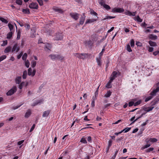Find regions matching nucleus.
Masks as SVG:
<instances>
[{"instance_id": "obj_1", "label": "nucleus", "mask_w": 159, "mask_h": 159, "mask_svg": "<svg viewBox=\"0 0 159 159\" xmlns=\"http://www.w3.org/2000/svg\"><path fill=\"white\" fill-rule=\"evenodd\" d=\"M74 55L75 57L83 59H84L89 57V55L87 53H75Z\"/></svg>"}, {"instance_id": "obj_2", "label": "nucleus", "mask_w": 159, "mask_h": 159, "mask_svg": "<svg viewBox=\"0 0 159 159\" xmlns=\"http://www.w3.org/2000/svg\"><path fill=\"white\" fill-rule=\"evenodd\" d=\"M17 90V88L16 86H13L12 88L7 93V95L10 96L13 94Z\"/></svg>"}, {"instance_id": "obj_3", "label": "nucleus", "mask_w": 159, "mask_h": 159, "mask_svg": "<svg viewBox=\"0 0 159 159\" xmlns=\"http://www.w3.org/2000/svg\"><path fill=\"white\" fill-rule=\"evenodd\" d=\"M29 7L31 9H37L38 6L36 2H33L29 5Z\"/></svg>"}, {"instance_id": "obj_4", "label": "nucleus", "mask_w": 159, "mask_h": 159, "mask_svg": "<svg viewBox=\"0 0 159 159\" xmlns=\"http://www.w3.org/2000/svg\"><path fill=\"white\" fill-rule=\"evenodd\" d=\"M124 10L122 8H114L112 10V12H119L121 13L123 12Z\"/></svg>"}, {"instance_id": "obj_5", "label": "nucleus", "mask_w": 159, "mask_h": 159, "mask_svg": "<svg viewBox=\"0 0 159 159\" xmlns=\"http://www.w3.org/2000/svg\"><path fill=\"white\" fill-rule=\"evenodd\" d=\"M63 38V34L62 33H58L56 34L54 39L56 40H61Z\"/></svg>"}, {"instance_id": "obj_6", "label": "nucleus", "mask_w": 159, "mask_h": 159, "mask_svg": "<svg viewBox=\"0 0 159 159\" xmlns=\"http://www.w3.org/2000/svg\"><path fill=\"white\" fill-rule=\"evenodd\" d=\"M117 72L114 71L111 74L110 80L112 81L113 80L117 77Z\"/></svg>"}, {"instance_id": "obj_7", "label": "nucleus", "mask_w": 159, "mask_h": 159, "mask_svg": "<svg viewBox=\"0 0 159 159\" xmlns=\"http://www.w3.org/2000/svg\"><path fill=\"white\" fill-rule=\"evenodd\" d=\"M70 14L71 17L76 20H78L79 18V15L77 13H71Z\"/></svg>"}, {"instance_id": "obj_8", "label": "nucleus", "mask_w": 159, "mask_h": 159, "mask_svg": "<svg viewBox=\"0 0 159 159\" xmlns=\"http://www.w3.org/2000/svg\"><path fill=\"white\" fill-rule=\"evenodd\" d=\"M36 70H34L32 72V69L31 68H29L28 70V75H32V76H34L35 74Z\"/></svg>"}, {"instance_id": "obj_9", "label": "nucleus", "mask_w": 159, "mask_h": 159, "mask_svg": "<svg viewBox=\"0 0 159 159\" xmlns=\"http://www.w3.org/2000/svg\"><path fill=\"white\" fill-rule=\"evenodd\" d=\"M19 49L20 48L19 46H18L17 43H16L14 45L12 48V52H13L14 51H16V52H17L19 50Z\"/></svg>"}, {"instance_id": "obj_10", "label": "nucleus", "mask_w": 159, "mask_h": 159, "mask_svg": "<svg viewBox=\"0 0 159 159\" xmlns=\"http://www.w3.org/2000/svg\"><path fill=\"white\" fill-rule=\"evenodd\" d=\"M159 91V86H158L156 89H154L150 93V95L152 96L156 95L157 93Z\"/></svg>"}, {"instance_id": "obj_11", "label": "nucleus", "mask_w": 159, "mask_h": 159, "mask_svg": "<svg viewBox=\"0 0 159 159\" xmlns=\"http://www.w3.org/2000/svg\"><path fill=\"white\" fill-rule=\"evenodd\" d=\"M92 42L90 40L86 41L85 42V44L86 46H88L89 47H91L93 45Z\"/></svg>"}, {"instance_id": "obj_12", "label": "nucleus", "mask_w": 159, "mask_h": 159, "mask_svg": "<svg viewBox=\"0 0 159 159\" xmlns=\"http://www.w3.org/2000/svg\"><path fill=\"white\" fill-rule=\"evenodd\" d=\"M57 54H52L49 55V57L53 61L57 60Z\"/></svg>"}, {"instance_id": "obj_13", "label": "nucleus", "mask_w": 159, "mask_h": 159, "mask_svg": "<svg viewBox=\"0 0 159 159\" xmlns=\"http://www.w3.org/2000/svg\"><path fill=\"white\" fill-rule=\"evenodd\" d=\"M148 38L149 39L155 40L157 39V37L153 34H150L149 35Z\"/></svg>"}, {"instance_id": "obj_14", "label": "nucleus", "mask_w": 159, "mask_h": 159, "mask_svg": "<svg viewBox=\"0 0 159 159\" xmlns=\"http://www.w3.org/2000/svg\"><path fill=\"white\" fill-rule=\"evenodd\" d=\"M154 107H144L143 109L144 111L148 112L152 111Z\"/></svg>"}, {"instance_id": "obj_15", "label": "nucleus", "mask_w": 159, "mask_h": 159, "mask_svg": "<svg viewBox=\"0 0 159 159\" xmlns=\"http://www.w3.org/2000/svg\"><path fill=\"white\" fill-rule=\"evenodd\" d=\"M50 112L51 111L50 110L44 111L42 116L43 117H47L49 114Z\"/></svg>"}, {"instance_id": "obj_16", "label": "nucleus", "mask_w": 159, "mask_h": 159, "mask_svg": "<svg viewBox=\"0 0 159 159\" xmlns=\"http://www.w3.org/2000/svg\"><path fill=\"white\" fill-rule=\"evenodd\" d=\"M51 45L49 43L46 44L44 47V49L46 51H48V50H50L52 48Z\"/></svg>"}, {"instance_id": "obj_17", "label": "nucleus", "mask_w": 159, "mask_h": 159, "mask_svg": "<svg viewBox=\"0 0 159 159\" xmlns=\"http://www.w3.org/2000/svg\"><path fill=\"white\" fill-rule=\"evenodd\" d=\"M159 101V95L156 97V98L153 101L152 103V105L154 106Z\"/></svg>"}, {"instance_id": "obj_18", "label": "nucleus", "mask_w": 159, "mask_h": 159, "mask_svg": "<svg viewBox=\"0 0 159 159\" xmlns=\"http://www.w3.org/2000/svg\"><path fill=\"white\" fill-rule=\"evenodd\" d=\"M101 58L102 57L99 56L98 57H97L96 59L98 65L99 66H101Z\"/></svg>"}, {"instance_id": "obj_19", "label": "nucleus", "mask_w": 159, "mask_h": 159, "mask_svg": "<svg viewBox=\"0 0 159 159\" xmlns=\"http://www.w3.org/2000/svg\"><path fill=\"white\" fill-rule=\"evenodd\" d=\"M97 20V19H88L86 20V21L85 22V24H87L88 23H93L95 21H96Z\"/></svg>"}, {"instance_id": "obj_20", "label": "nucleus", "mask_w": 159, "mask_h": 159, "mask_svg": "<svg viewBox=\"0 0 159 159\" xmlns=\"http://www.w3.org/2000/svg\"><path fill=\"white\" fill-rule=\"evenodd\" d=\"M85 18V16H84L80 17L79 21L80 24L82 25L84 24Z\"/></svg>"}, {"instance_id": "obj_21", "label": "nucleus", "mask_w": 159, "mask_h": 159, "mask_svg": "<svg viewBox=\"0 0 159 159\" xmlns=\"http://www.w3.org/2000/svg\"><path fill=\"white\" fill-rule=\"evenodd\" d=\"M25 84V87H26L28 85V83L27 82H23L21 83V84L19 85V88L20 89H21L24 86V84Z\"/></svg>"}, {"instance_id": "obj_22", "label": "nucleus", "mask_w": 159, "mask_h": 159, "mask_svg": "<svg viewBox=\"0 0 159 159\" xmlns=\"http://www.w3.org/2000/svg\"><path fill=\"white\" fill-rule=\"evenodd\" d=\"M21 76L17 77L15 79L16 83L17 84H19L21 81Z\"/></svg>"}, {"instance_id": "obj_23", "label": "nucleus", "mask_w": 159, "mask_h": 159, "mask_svg": "<svg viewBox=\"0 0 159 159\" xmlns=\"http://www.w3.org/2000/svg\"><path fill=\"white\" fill-rule=\"evenodd\" d=\"M57 60H58L60 61H63L64 60V57L60 55L57 54Z\"/></svg>"}, {"instance_id": "obj_24", "label": "nucleus", "mask_w": 159, "mask_h": 159, "mask_svg": "<svg viewBox=\"0 0 159 159\" xmlns=\"http://www.w3.org/2000/svg\"><path fill=\"white\" fill-rule=\"evenodd\" d=\"M11 46H8L5 49L4 52L5 53H8L11 51Z\"/></svg>"}, {"instance_id": "obj_25", "label": "nucleus", "mask_w": 159, "mask_h": 159, "mask_svg": "<svg viewBox=\"0 0 159 159\" xmlns=\"http://www.w3.org/2000/svg\"><path fill=\"white\" fill-rule=\"evenodd\" d=\"M112 81L109 80L108 82L107 83V84L106 85V87L108 88H110L111 87V83Z\"/></svg>"}, {"instance_id": "obj_26", "label": "nucleus", "mask_w": 159, "mask_h": 159, "mask_svg": "<svg viewBox=\"0 0 159 159\" xmlns=\"http://www.w3.org/2000/svg\"><path fill=\"white\" fill-rule=\"evenodd\" d=\"M148 43L151 46H157V43H156L152 41H148Z\"/></svg>"}, {"instance_id": "obj_27", "label": "nucleus", "mask_w": 159, "mask_h": 159, "mask_svg": "<svg viewBox=\"0 0 159 159\" xmlns=\"http://www.w3.org/2000/svg\"><path fill=\"white\" fill-rule=\"evenodd\" d=\"M31 111L30 110H28L26 112V113L25 115V117L26 118H28L31 114Z\"/></svg>"}, {"instance_id": "obj_28", "label": "nucleus", "mask_w": 159, "mask_h": 159, "mask_svg": "<svg viewBox=\"0 0 159 159\" xmlns=\"http://www.w3.org/2000/svg\"><path fill=\"white\" fill-rule=\"evenodd\" d=\"M12 34H13V33H12V31H11V32H9L7 34V39H10L12 37Z\"/></svg>"}, {"instance_id": "obj_29", "label": "nucleus", "mask_w": 159, "mask_h": 159, "mask_svg": "<svg viewBox=\"0 0 159 159\" xmlns=\"http://www.w3.org/2000/svg\"><path fill=\"white\" fill-rule=\"evenodd\" d=\"M22 12L25 14H29L30 13L29 9L28 8L23 9Z\"/></svg>"}, {"instance_id": "obj_30", "label": "nucleus", "mask_w": 159, "mask_h": 159, "mask_svg": "<svg viewBox=\"0 0 159 159\" xmlns=\"http://www.w3.org/2000/svg\"><path fill=\"white\" fill-rule=\"evenodd\" d=\"M134 19L135 20H137V21L139 22H141L142 21V19H141L138 16L135 17Z\"/></svg>"}, {"instance_id": "obj_31", "label": "nucleus", "mask_w": 159, "mask_h": 159, "mask_svg": "<svg viewBox=\"0 0 159 159\" xmlns=\"http://www.w3.org/2000/svg\"><path fill=\"white\" fill-rule=\"evenodd\" d=\"M115 17V16H106L105 18H103V19L102 20V21H103L106 19L114 18Z\"/></svg>"}, {"instance_id": "obj_32", "label": "nucleus", "mask_w": 159, "mask_h": 159, "mask_svg": "<svg viewBox=\"0 0 159 159\" xmlns=\"http://www.w3.org/2000/svg\"><path fill=\"white\" fill-rule=\"evenodd\" d=\"M148 141L152 143H154L157 142V139L156 138H150Z\"/></svg>"}, {"instance_id": "obj_33", "label": "nucleus", "mask_w": 159, "mask_h": 159, "mask_svg": "<svg viewBox=\"0 0 159 159\" xmlns=\"http://www.w3.org/2000/svg\"><path fill=\"white\" fill-rule=\"evenodd\" d=\"M0 20L2 22L5 24H7L8 22V21L7 20L5 19L3 17H0Z\"/></svg>"}, {"instance_id": "obj_34", "label": "nucleus", "mask_w": 159, "mask_h": 159, "mask_svg": "<svg viewBox=\"0 0 159 159\" xmlns=\"http://www.w3.org/2000/svg\"><path fill=\"white\" fill-rule=\"evenodd\" d=\"M111 92L110 91H108L107 92V93L105 94V97L108 98L111 95Z\"/></svg>"}, {"instance_id": "obj_35", "label": "nucleus", "mask_w": 159, "mask_h": 159, "mask_svg": "<svg viewBox=\"0 0 159 159\" xmlns=\"http://www.w3.org/2000/svg\"><path fill=\"white\" fill-rule=\"evenodd\" d=\"M98 3L100 5L103 6L105 4V2L103 0H99Z\"/></svg>"}, {"instance_id": "obj_36", "label": "nucleus", "mask_w": 159, "mask_h": 159, "mask_svg": "<svg viewBox=\"0 0 159 159\" xmlns=\"http://www.w3.org/2000/svg\"><path fill=\"white\" fill-rule=\"evenodd\" d=\"M41 102V100H39L35 102L34 103L32 104V106H34L36 105H37L38 104L40 103Z\"/></svg>"}, {"instance_id": "obj_37", "label": "nucleus", "mask_w": 159, "mask_h": 159, "mask_svg": "<svg viewBox=\"0 0 159 159\" xmlns=\"http://www.w3.org/2000/svg\"><path fill=\"white\" fill-rule=\"evenodd\" d=\"M27 74V72L26 70H25L23 72V74L22 75L23 78L24 79H25L26 78V76Z\"/></svg>"}, {"instance_id": "obj_38", "label": "nucleus", "mask_w": 159, "mask_h": 159, "mask_svg": "<svg viewBox=\"0 0 159 159\" xmlns=\"http://www.w3.org/2000/svg\"><path fill=\"white\" fill-rule=\"evenodd\" d=\"M130 129L131 128L126 127L124 129L122 130L121 131H122V132L124 131L125 133H126L129 131Z\"/></svg>"}, {"instance_id": "obj_39", "label": "nucleus", "mask_w": 159, "mask_h": 159, "mask_svg": "<svg viewBox=\"0 0 159 159\" xmlns=\"http://www.w3.org/2000/svg\"><path fill=\"white\" fill-rule=\"evenodd\" d=\"M8 26L11 31H12L13 29V26L11 24L9 23L8 24Z\"/></svg>"}, {"instance_id": "obj_40", "label": "nucleus", "mask_w": 159, "mask_h": 159, "mask_svg": "<svg viewBox=\"0 0 159 159\" xmlns=\"http://www.w3.org/2000/svg\"><path fill=\"white\" fill-rule=\"evenodd\" d=\"M21 32L20 30H18L17 32V39H19L20 37Z\"/></svg>"}, {"instance_id": "obj_41", "label": "nucleus", "mask_w": 159, "mask_h": 159, "mask_svg": "<svg viewBox=\"0 0 159 159\" xmlns=\"http://www.w3.org/2000/svg\"><path fill=\"white\" fill-rule=\"evenodd\" d=\"M126 49L129 52H131L132 50L129 44H127L126 46Z\"/></svg>"}, {"instance_id": "obj_42", "label": "nucleus", "mask_w": 159, "mask_h": 159, "mask_svg": "<svg viewBox=\"0 0 159 159\" xmlns=\"http://www.w3.org/2000/svg\"><path fill=\"white\" fill-rule=\"evenodd\" d=\"M36 61H32L31 62V66L32 67H34L36 66Z\"/></svg>"}, {"instance_id": "obj_43", "label": "nucleus", "mask_w": 159, "mask_h": 159, "mask_svg": "<svg viewBox=\"0 0 159 159\" xmlns=\"http://www.w3.org/2000/svg\"><path fill=\"white\" fill-rule=\"evenodd\" d=\"M7 56L5 55H4L1 56L0 57V62L6 58Z\"/></svg>"}, {"instance_id": "obj_44", "label": "nucleus", "mask_w": 159, "mask_h": 159, "mask_svg": "<svg viewBox=\"0 0 159 159\" xmlns=\"http://www.w3.org/2000/svg\"><path fill=\"white\" fill-rule=\"evenodd\" d=\"M150 145H151L150 144H147L145 145V146H143V147H142L141 148V149H142V150L144 149L145 148H147L149 147L150 146Z\"/></svg>"}, {"instance_id": "obj_45", "label": "nucleus", "mask_w": 159, "mask_h": 159, "mask_svg": "<svg viewBox=\"0 0 159 159\" xmlns=\"http://www.w3.org/2000/svg\"><path fill=\"white\" fill-rule=\"evenodd\" d=\"M103 7L104 8H105L107 10H109L111 9L109 5L106 4L104 5V6Z\"/></svg>"}, {"instance_id": "obj_46", "label": "nucleus", "mask_w": 159, "mask_h": 159, "mask_svg": "<svg viewBox=\"0 0 159 159\" xmlns=\"http://www.w3.org/2000/svg\"><path fill=\"white\" fill-rule=\"evenodd\" d=\"M27 56V54L26 53H25L22 57L23 60L26 61Z\"/></svg>"}, {"instance_id": "obj_47", "label": "nucleus", "mask_w": 159, "mask_h": 159, "mask_svg": "<svg viewBox=\"0 0 159 159\" xmlns=\"http://www.w3.org/2000/svg\"><path fill=\"white\" fill-rule=\"evenodd\" d=\"M25 66L27 67L28 68L30 65V62L28 60H26L25 61Z\"/></svg>"}, {"instance_id": "obj_48", "label": "nucleus", "mask_w": 159, "mask_h": 159, "mask_svg": "<svg viewBox=\"0 0 159 159\" xmlns=\"http://www.w3.org/2000/svg\"><path fill=\"white\" fill-rule=\"evenodd\" d=\"M152 98V96L151 95V96L145 99V102H148L151 100Z\"/></svg>"}, {"instance_id": "obj_49", "label": "nucleus", "mask_w": 159, "mask_h": 159, "mask_svg": "<svg viewBox=\"0 0 159 159\" xmlns=\"http://www.w3.org/2000/svg\"><path fill=\"white\" fill-rule=\"evenodd\" d=\"M16 2L17 4L19 5H21L22 4V0H16Z\"/></svg>"}, {"instance_id": "obj_50", "label": "nucleus", "mask_w": 159, "mask_h": 159, "mask_svg": "<svg viewBox=\"0 0 159 159\" xmlns=\"http://www.w3.org/2000/svg\"><path fill=\"white\" fill-rule=\"evenodd\" d=\"M154 148H150L146 150V152H150L152 151L153 150Z\"/></svg>"}, {"instance_id": "obj_51", "label": "nucleus", "mask_w": 159, "mask_h": 159, "mask_svg": "<svg viewBox=\"0 0 159 159\" xmlns=\"http://www.w3.org/2000/svg\"><path fill=\"white\" fill-rule=\"evenodd\" d=\"M80 142L84 143H87L86 140L84 138H82Z\"/></svg>"}, {"instance_id": "obj_52", "label": "nucleus", "mask_w": 159, "mask_h": 159, "mask_svg": "<svg viewBox=\"0 0 159 159\" xmlns=\"http://www.w3.org/2000/svg\"><path fill=\"white\" fill-rule=\"evenodd\" d=\"M130 45L132 47H134V40L133 39L131 40Z\"/></svg>"}, {"instance_id": "obj_53", "label": "nucleus", "mask_w": 159, "mask_h": 159, "mask_svg": "<svg viewBox=\"0 0 159 159\" xmlns=\"http://www.w3.org/2000/svg\"><path fill=\"white\" fill-rule=\"evenodd\" d=\"M141 103V101L139 100L135 102L134 104V106H135L140 104Z\"/></svg>"}, {"instance_id": "obj_54", "label": "nucleus", "mask_w": 159, "mask_h": 159, "mask_svg": "<svg viewBox=\"0 0 159 159\" xmlns=\"http://www.w3.org/2000/svg\"><path fill=\"white\" fill-rule=\"evenodd\" d=\"M54 10L55 11L58 12L60 13H61L62 12V10L59 8H54Z\"/></svg>"}, {"instance_id": "obj_55", "label": "nucleus", "mask_w": 159, "mask_h": 159, "mask_svg": "<svg viewBox=\"0 0 159 159\" xmlns=\"http://www.w3.org/2000/svg\"><path fill=\"white\" fill-rule=\"evenodd\" d=\"M37 1L40 6L43 5V1L42 0H37Z\"/></svg>"}, {"instance_id": "obj_56", "label": "nucleus", "mask_w": 159, "mask_h": 159, "mask_svg": "<svg viewBox=\"0 0 159 159\" xmlns=\"http://www.w3.org/2000/svg\"><path fill=\"white\" fill-rule=\"evenodd\" d=\"M105 49L104 48H103L102 49V51L99 54V56H100L101 57L102 56V55L103 54V52L105 51Z\"/></svg>"}, {"instance_id": "obj_57", "label": "nucleus", "mask_w": 159, "mask_h": 159, "mask_svg": "<svg viewBox=\"0 0 159 159\" xmlns=\"http://www.w3.org/2000/svg\"><path fill=\"white\" fill-rule=\"evenodd\" d=\"M112 141L111 140H110L108 141V146L109 147H110L112 145Z\"/></svg>"}, {"instance_id": "obj_58", "label": "nucleus", "mask_w": 159, "mask_h": 159, "mask_svg": "<svg viewBox=\"0 0 159 159\" xmlns=\"http://www.w3.org/2000/svg\"><path fill=\"white\" fill-rule=\"evenodd\" d=\"M35 126V124H34L33 125H32V126L31 128L30 129V132H32L34 130V129Z\"/></svg>"}, {"instance_id": "obj_59", "label": "nucleus", "mask_w": 159, "mask_h": 159, "mask_svg": "<svg viewBox=\"0 0 159 159\" xmlns=\"http://www.w3.org/2000/svg\"><path fill=\"white\" fill-rule=\"evenodd\" d=\"M134 103L133 102H132V101L130 102H129V104H128L129 106V107H131L133 105H134Z\"/></svg>"}, {"instance_id": "obj_60", "label": "nucleus", "mask_w": 159, "mask_h": 159, "mask_svg": "<svg viewBox=\"0 0 159 159\" xmlns=\"http://www.w3.org/2000/svg\"><path fill=\"white\" fill-rule=\"evenodd\" d=\"M7 40H5L3 41V43L2 45V46H4L7 45Z\"/></svg>"}, {"instance_id": "obj_61", "label": "nucleus", "mask_w": 159, "mask_h": 159, "mask_svg": "<svg viewBox=\"0 0 159 159\" xmlns=\"http://www.w3.org/2000/svg\"><path fill=\"white\" fill-rule=\"evenodd\" d=\"M26 28L28 30H29L30 28V25L29 24H25V26Z\"/></svg>"}, {"instance_id": "obj_62", "label": "nucleus", "mask_w": 159, "mask_h": 159, "mask_svg": "<svg viewBox=\"0 0 159 159\" xmlns=\"http://www.w3.org/2000/svg\"><path fill=\"white\" fill-rule=\"evenodd\" d=\"M131 14H132V12L129 11H127L126 13V15H129L130 16H131Z\"/></svg>"}, {"instance_id": "obj_63", "label": "nucleus", "mask_w": 159, "mask_h": 159, "mask_svg": "<svg viewBox=\"0 0 159 159\" xmlns=\"http://www.w3.org/2000/svg\"><path fill=\"white\" fill-rule=\"evenodd\" d=\"M24 142V140H21L19 141L17 143V144L19 145H20L21 144Z\"/></svg>"}, {"instance_id": "obj_64", "label": "nucleus", "mask_w": 159, "mask_h": 159, "mask_svg": "<svg viewBox=\"0 0 159 159\" xmlns=\"http://www.w3.org/2000/svg\"><path fill=\"white\" fill-rule=\"evenodd\" d=\"M148 120H147L145 122H144L143 123L142 125H141V126H145L146 125H147V124L148 123Z\"/></svg>"}]
</instances>
